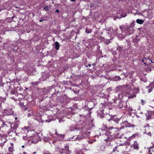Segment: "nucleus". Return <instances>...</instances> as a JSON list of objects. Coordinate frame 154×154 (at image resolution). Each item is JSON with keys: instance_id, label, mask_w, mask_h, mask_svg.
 <instances>
[{"instance_id": "13d9d810", "label": "nucleus", "mask_w": 154, "mask_h": 154, "mask_svg": "<svg viewBox=\"0 0 154 154\" xmlns=\"http://www.w3.org/2000/svg\"><path fill=\"white\" fill-rule=\"evenodd\" d=\"M120 28L121 29V26H120Z\"/></svg>"}, {"instance_id": "f704fd0d", "label": "nucleus", "mask_w": 154, "mask_h": 154, "mask_svg": "<svg viewBox=\"0 0 154 154\" xmlns=\"http://www.w3.org/2000/svg\"><path fill=\"white\" fill-rule=\"evenodd\" d=\"M23 153L24 154H26L25 152H23ZM32 154H37V152H34Z\"/></svg>"}, {"instance_id": "f257e3e1", "label": "nucleus", "mask_w": 154, "mask_h": 154, "mask_svg": "<svg viewBox=\"0 0 154 154\" xmlns=\"http://www.w3.org/2000/svg\"><path fill=\"white\" fill-rule=\"evenodd\" d=\"M122 121L123 120H122ZM121 127L120 128V129H124L125 127H134L135 125L134 124H131V123L128 122L127 120H125L124 121H122L121 123Z\"/></svg>"}, {"instance_id": "c85d7f7f", "label": "nucleus", "mask_w": 154, "mask_h": 154, "mask_svg": "<svg viewBox=\"0 0 154 154\" xmlns=\"http://www.w3.org/2000/svg\"><path fill=\"white\" fill-rule=\"evenodd\" d=\"M118 97H119V98L120 99H122L123 97L122 94V93H120V94H119L118 95Z\"/></svg>"}, {"instance_id": "39448f33", "label": "nucleus", "mask_w": 154, "mask_h": 154, "mask_svg": "<svg viewBox=\"0 0 154 154\" xmlns=\"http://www.w3.org/2000/svg\"><path fill=\"white\" fill-rule=\"evenodd\" d=\"M13 113V112L11 108L5 110L4 112V115H11Z\"/></svg>"}, {"instance_id": "4468645a", "label": "nucleus", "mask_w": 154, "mask_h": 154, "mask_svg": "<svg viewBox=\"0 0 154 154\" xmlns=\"http://www.w3.org/2000/svg\"><path fill=\"white\" fill-rule=\"evenodd\" d=\"M152 113H150L149 112H148L147 113H146V120H149L150 119H151V114Z\"/></svg>"}, {"instance_id": "2eb2a0df", "label": "nucleus", "mask_w": 154, "mask_h": 154, "mask_svg": "<svg viewBox=\"0 0 154 154\" xmlns=\"http://www.w3.org/2000/svg\"><path fill=\"white\" fill-rule=\"evenodd\" d=\"M0 139L1 141V142L0 143H3L4 145L5 143L7 141V139L5 138V137H1L0 138Z\"/></svg>"}, {"instance_id": "9d476101", "label": "nucleus", "mask_w": 154, "mask_h": 154, "mask_svg": "<svg viewBox=\"0 0 154 154\" xmlns=\"http://www.w3.org/2000/svg\"><path fill=\"white\" fill-rule=\"evenodd\" d=\"M134 149H135L138 150L139 148V143L136 141L134 142L133 146Z\"/></svg>"}, {"instance_id": "20e7f679", "label": "nucleus", "mask_w": 154, "mask_h": 154, "mask_svg": "<svg viewBox=\"0 0 154 154\" xmlns=\"http://www.w3.org/2000/svg\"><path fill=\"white\" fill-rule=\"evenodd\" d=\"M69 147L68 145H66L64 146V148H61L60 150V152L61 154L67 153L69 151Z\"/></svg>"}, {"instance_id": "7c9ffc66", "label": "nucleus", "mask_w": 154, "mask_h": 154, "mask_svg": "<svg viewBox=\"0 0 154 154\" xmlns=\"http://www.w3.org/2000/svg\"><path fill=\"white\" fill-rule=\"evenodd\" d=\"M8 134L9 135H10L11 136H12V135L13 134H14V133L13 132H8Z\"/></svg>"}, {"instance_id": "bb28decb", "label": "nucleus", "mask_w": 154, "mask_h": 154, "mask_svg": "<svg viewBox=\"0 0 154 154\" xmlns=\"http://www.w3.org/2000/svg\"><path fill=\"white\" fill-rule=\"evenodd\" d=\"M7 126L6 124L5 123H3L1 125V126L0 127V133L1 132V128H3L4 126Z\"/></svg>"}, {"instance_id": "393cba45", "label": "nucleus", "mask_w": 154, "mask_h": 154, "mask_svg": "<svg viewBox=\"0 0 154 154\" xmlns=\"http://www.w3.org/2000/svg\"><path fill=\"white\" fill-rule=\"evenodd\" d=\"M91 32L92 30L91 29H85L86 32L88 33H91Z\"/></svg>"}, {"instance_id": "aec40b11", "label": "nucleus", "mask_w": 154, "mask_h": 154, "mask_svg": "<svg viewBox=\"0 0 154 154\" xmlns=\"http://www.w3.org/2000/svg\"><path fill=\"white\" fill-rule=\"evenodd\" d=\"M137 23L138 24H142L143 23L144 21L141 19H137L136 21Z\"/></svg>"}, {"instance_id": "f03ea898", "label": "nucleus", "mask_w": 154, "mask_h": 154, "mask_svg": "<svg viewBox=\"0 0 154 154\" xmlns=\"http://www.w3.org/2000/svg\"><path fill=\"white\" fill-rule=\"evenodd\" d=\"M41 140V138L38 135H36L33 137H31L30 141H31V143H33L35 144L38 143Z\"/></svg>"}, {"instance_id": "0eeeda50", "label": "nucleus", "mask_w": 154, "mask_h": 154, "mask_svg": "<svg viewBox=\"0 0 154 154\" xmlns=\"http://www.w3.org/2000/svg\"><path fill=\"white\" fill-rule=\"evenodd\" d=\"M89 113V111L88 110H85L82 113V114H80V116H83L84 117H85L88 116Z\"/></svg>"}, {"instance_id": "37998d69", "label": "nucleus", "mask_w": 154, "mask_h": 154, "mask_svg": "<svg viewBox=\"0 0 154 154\" xmlns=\"http://www.w3.org/2000/svg\"><path fill=\"white\" fill-rule=\"evenodd\" d=\"M113 128V127H110L108 129L110 130H111Z\"/></svg>"}, {"instance_id": "a211bd4d", "label": "nucleus", "mask_w": 154, "mask_h": 154, "mask_svg": "<svg viewBox=\"0 0 154 154\" xmlns=\"http://www.w3.org/2000/svg\"><path fill=\"white\" fill-rule=\"evenodd\" d=\"M55 49L57 50H58L60 48V45L59 43L57 42H56L55 43Z\"/></svg>"}, {"instance_id": "1a4fd4ad", "label": "nucleus", "mask_w": 154, "mask_h": 154, "mask_svg": "<svg viewBox=\"0 0 154 154\" xmlns=\"http://www.w3.org/2000/svg\"><path fill=\"white\" fill-rule=\"evenodd\" d=\"M126 30L127 32L128 31V34H127L130 35L133 32V29L132 27L131 26H129L128 27Z\"/></svg>"}, {"instance_id": "5fc2aeb1", "label": "nucleus", "mask_w": 154, "mask_h": 154, "mask_svg": "<svg viewBox=\"0 0 154 154\" xmlns=\"http://www.w3.org/2000/svg\"><path fill=\"white\" fill-rule=\"evenodd\" d=\"M92 65L93 66H94V65H95V63H93L92 64Z\"/></svg>"}, {"instance_id": "3c124183", "label": "nucleus", "mask_w": 154, "mask_h": 154, "mask_svg": "<svg viewBox=\"0 0 154 154\" xmlns=\"http://www.w3.org/2000/svg\"><path fill=\"white\" fill-rule=\"evenodd\" d=\"M76 0H70V1L73 2H75Z\"/></svg>"}, {"instance_id": "b1692460", "label": "nucleus", "mask_w": 154, "mask_h": 154, "mask_svg": "<svg viewBox=\"0 0 154 154\" xmlns=\"http://www.w3.org/2000/svg\"><path fill=\"white\" fill-rule=\"evenodd\" d=\"M105 136H106V137H107V138H105L104 139V140L106 141V142H108L110 140L111 138L105 135Z\"/></svg>"}, {"instance_id": "a18cd8bd", "label": "nucleus", "mask_w": 154, "mask_h": 154, "mask_svg": "<svg viewBox=\"0 0 154 154\" xmlns=\"http://www.w3.org/2000/svg\"><path fill=\"white\" fill-rule=\"evenodd\" d=\"M91 64H88V65L87 66H86V67H88H88H91Z\"/></svg>"}, {"instance_id": "f3484780", "label": "nucleus", "mask_w": 154, "mask_h": 154, "mask_svg": "<svg viewBox=\"0 0 154 154\" xmlns=\"http://www.w3.org/2000/svg\"><path fill=\"white\" fill-rule=\"evenodd\" d=\"M146 88L148 89V93L150 92L152 90V87L151 85L148 86L146 87Z\"/></svg>"}, {"instance_id": "4d7b16f0", "label": "nucleus", "mask_w": 154, "mask_h": 154, "mask_svg": "<svg viewBox=\"0 0 154 154\" xmlns=\"http://www.w3.org/2000/svg\"><path fill=\"white\" fill-rule=\"evenodd\" d=\"M17 119V117H16V118H15V119Z\"/></svg>"}, {"instance_id": "09e8293b", "label": "nucleus", "mask_w": 154, "mask_h": 154, "mask_svg": "<svg viewBox=\"0 0 154 154\" xmlns=\"http://www.w3.org/2000/svg\"><path fill=\"white\" fill-rule=\"evenodd\" d=\"M55 134H56L57 135H57H58V134H58L57 133V132L56 131V132H55Z\"/></svg>"}, {"instance_id": "a19ab883", "label": "nucleus", "mask_w": 154, "mask_h": 154, "mask_svg": "<svg viewBox=\"0 0 154 154\" xmlns=\"http://www.w3.org/2000/svg\"><path fill=\"white\" fill-rule=\"evenodd\" d=\"M119 135V133H117L116 134V137H119V138L121 137V136H118Z\"/></svg>"}, {"instance_id": "6ab92c4d", "label": "nucleus", "mask_w": 154, "mask_h": 154, "mask_svg": "<svg viewBox=\"0 0 154 154\" xmlns=\"http://www.w3.org/2000/svg\"><path fill=\"white\" fill-rule=\"evenodd\" d=\"M64 136L63 134H58L57 135V137L60 140H61L64 138Z\"/></svg>"}, {"instance_id": "cd10ccee", "label": "nucleus", "mask_w": 154, "mask_h": 154, "mask_svg": "<svg viewBox=\"0 0 154 154\" xmlns=\"http://www.w3.org/2000/svg\"><path fill=\"white\" fill-rule=\"evenodd\" d=\"M136 95L135 94H133L131 95L128 96V97L129 98H132L133 97H136Z\"/></svg>"}, {"instance_id": "6e6552de", "label": "nucleus", "mask_w": 154, "mask_h": 154, "mask_svg": "<svg viewBox=\"0 0 154 154\" xmlns=\"http://www.w3.org/2000/svg\"><path fill=\"white\" fill-rule=\"evenodd\" d=\"M11 127L13 129L16 130L18 127V125L17 123H12L11 124Z\"/></svg>"}, {"instance_id": "9b49d317", "label": "nucleus", "mask_w": 154, "mask_h": 154, "mask_svg": "<svg viewBox=\"0 0 154 154\" xmlns=\"http://www.w3.org/2000/svg\"><path fill=\"white\" fill-rule=\"evenodd\" d=\"M100 106L102 107V110H103V111H104L105 109H106L107 108H106V107H108V106L107 105L106 103H100Z\"/></svg>"}, {"instance_id": "c756f323", "label": "nucleus", "mask_w": 154, "mask_h": 154, "mask_svg": "<svg viewBox=\"0 0 154 154\" xmlns=\"http://www.w3.org/2000/svg\"><path fill=\"white\" fill-rule=\"evenodd\" d=\"M122 49V47H119L117 48V50L119 52H120Z\"/></svg>"}, {"instance_id": "6e6d98bb", "label": "nucleus", "mask_w": 154, "mask_h": 154, "mask_svg": "<svg viewBox=\"0 0 154 154\" xmlns=\"http://www.w3.org/2000/svg\"><path fill=\"white\" fill-rule=\"evenodd\" d=\"M60 102H61V103H63V101H60Z\"/></svg>"}, {"instance_id": "79ce46f5", "label": "nucleus", "mask_w": 154, "mask_h": 154, "mask_svg": "<svg viewBox=\"0 0 154 154\" xmlns=\"http://www.w3.org/2000/svg\"><path fill=\"white\" fill-rule=\"evenodd\" d=\"M44 154H51L50 153L48 152H46L44 153Z\"/></svg>"}, {"instance_id": "de8ad7c7", "label": "nucleus", "mask_w": 154, "mask_h": 154, "mask_svg": "<svg viewBox=\"0 0 154 154\" xmlns=\"http://www.w3.org/2000/svg\"><path fill=\"white\" fill-rule=\"evenodd\" d=\"M149 153V154H152V153L151 152V151L150 149H149L148 150Z\"/></svg>"}, {"instance_id": "864d4df0", "label": "nucleus", "mask_w": 154, "mask_h": 154, "mask_svg": "<svg viewBox=\"0 0 154 154\" xmlns=\"http://www.w3.org/2000/svg\"><path fill=\"white\" fill-rule=\"evenodd\" d=\"M22 147H23V148H24V146L23 145V146H22Z\"/></svg>"}, {"instance_id": "423d86ee", "label": "nucleus", "mask_w": 154, "mask_h": 154, "mask_svg": "<svg viewBox=\"0 0 154 154\" xmlns=\"http://www.w3.org/2000/svg\"><path fill=\"white\" fill-rule=\"evenodd\" d=\"M125 104V102H120L118 105V107L119 108H122V109L125 110L126 109V105H124Z\"/></svg>"}, {"instance_id": "4c0bfd02", "label": "nucleus", "mask_w": 154, "mask_h": 154, "mask_svg": "<svg viewBox=\"0 0 154 154\" xmlns=\"http://www.w3.org/2000/svg\"><path fill=\"white\" fill-rule=\"evenodd\" d=\"M117 147H115L113 149V151L114 152L116 151H117L119 152V150H117Z\"/></svg>"}, {"instance_id": "2f4dec72", "label": "nucleus", "mask_w": 154, "mask_h": 154, "mask_svg": "<svg viewBox=\"0 0 154 154\" xmlns=\"http://www.w3.org/2000/svg\"><path fill=\"white\" fill-rule=\"evenodd\" d=\"M121 16L123 17H125L127 15V14L126 13H122L121 14Z\"/></svg>"}, {"instance_id": "c9c22d12", "label": "nucleus", "mask_w": 154, "mask_h": 154, "mask_svg": "<svg viewBox=\"0 0 154 154\" xmlns=\"http://www.w3.org/2000/svg\"><path fill=\"white\" fill-rule=\"evenodd\" d=\"M19 105H20V106H23V104L21 102H20L19 103Z\"/></svg>"}, {"instance_id": "58836bf2", "label": "nucleus", "mask_w": 154, "mask_h": 154, "mask_svg": "<svg viewBox=\"0 0 154 154\" xmlns=\"http://www.w3.org/2000/svg\"><path fill=\"white\" fill-rule=\"evenodd\" d=\"M5 154H14L13 153L11 152H8L6 153Z\"/></svg>"}, {"instance_id": "72a5a7b5", "label": "nucleus", "mask_w": 154, "mask_h": 154, "mask_svg": "<svg viewBox=\"0 0 154 154\" xmlns=\"http://www.w3.org/2000/svg\"><path fill=\"white\" fill-rule=\"evenodd\" d=\"M75 129V128L73 127H70L69 128V130L71 131H74Z\"/></svg>"}, {"instance_id": "a878e982", "label": "nucleus", "mask_w": 154, "mask_h": 154, "mask_svg": "<svg viewBox=\"0 0 154 154\" xmlns=\"http://www.w3.org/2000/svg\"><path fill=\"white\" fill-rule=\"evenodd\" d=\"M44 9L46 11H48L49 10V8L48 6H45L44 7Z\"/></svg>"}, {"instance_id": "ddd939ff", "label": "nucleus", "mask_w": 154, "mask_h": 154, "mask_svg": "<svg viewBox=\"0 0 154 154\" xmlns=\"http://www.w3.org/2000/svg\"><path fill=\"white\" fill-rule=\"evenodd\" d=\"M11 146L9 147L8 148V152H11L13 153L14 151V149L13 144V143H11Z\"/></svg>"}, {"instance_id": "e433bc0d", "label": "nucleus", "mask_w": 154, "mask_h": 154, "mask_svg": "<svg viewBox=\"0 0 154 154\" xmlns=\"http://www.w3.org/2000/svg\"><path fill=\"white\" fill-rule=\"evenodd\" d=\"M141 102L142 105H143L145 103V102L143 100H141Z\"/></svg>"}, {"instance_id": "5701e85b", "label": "nucleus", "mask_w": 154, "mask_h": 154, "mask_svg": "<svg viewBox=\"0 0 154 154\" xmlns=\"http://www.w3.org/2000/svg\"><path fill=\"white\" fill-rule=\"evenodd\" d=\"M23 138L25 140H27L28 141H30V138H29V137H28L26 136H23Z\"/></svg>"}, {"instance_id": "f8f14e48", "label": "nucleus", "mask_w": 154, "mask_h": 154, "mask_svg": "<svg viewBox=\"0 0 154 154\" xmlns=\"http://www.w3.org/2000/svg\"><path fill=\"white\" fill-rule=\"evenodd\" d=\"M142 61L144 62V61H146L147 62L149 63L150 64L151 63H153L152 62V60L149 58L144 57L143 58Z\"/></svg>"}, {"instance_id": "8fccbe9b", "label": "nucleus", "mask_w": 154, "mask_h": 154, "mask_svg": "<svg viewBox=\"0 0 154 154\" xmlns=\"http://www.w3.org/2000/svg\"><path fill=\"white\" fill-rule=\"evenodd\" d=\"M43 21V20H42V19H41L39 20V21L40 22H42V21Z\"/></svg>"}, {"instance_id": "7ed1b4c3", "label": "nucleus", "mask_w": 154, "mask_h": 154, "mask_svg": "<svg viewBox=\"0 0 154 154\" xmlns=\"http://www.w3.org/2000/svg\"><path fill=\"white\" fill-rule=\"evenodd\" d=\"M122 117L119 118L116 116H115L110 118L109 119H108V120L109 121H110L111 123H113L114 122L117 123L120 121L122 120Z\"/></svg>"}, {"instance_id": "603ef678", "label": "nucleus", "mask_w": 154, "mask_h": 154, "mask_svg": "<svg viewBox=\"0 0 154 154\" xmlns=\"http://www.w3.org/2000/svg\"><path fill=\"white\" fill-rule=\"evenodd\" d=\"M146 62H144V64L145 65H146V64H147L146 63Z\"/></svg>"}, {"instance_id": "49530a36", "label": "nucleus", "mask_w": 154, "mask_h": 154, "mask_svg": "<svg viewBox=\"0 0 154 154\" xmlns=\"http://www.w3.org/2000/svg\"><path fill=\"white\" fill-rule=\"evenodd\" d=\"M4 146V144L3 143H0V146Z\"/></svg>"}, {"instance_id": "dca6fc26", "label": "nucleus", "mask_w": 154, "mask_h": 154, "mask_svg": "<svg viewBox=\"0 0 154 154\" xmlns=\"http://www.w3.org/2000/svg\"><path fill=\"white\" fill-rule=\"evenodd\" d=\"M98 116H100V118H103L104 116L103 114V111L101 110V111L98 113Z\"/></svg>"}, {"instance_id": "473e14b6", "label": "nucleus", "mask_w": 154, "mask_h": 154, "mask_svg": "<svg viewBox=\"0 0 154 154\" xmlns=\"http://www.w3.org/2000/svg\"><path fill=\"white\" fill-rule=\"evenodd\" d=\"M24 128H25V129L27 131H28L29 128V127L25 126V127H24Z\"/></svg>"}, {"instance_id": "412c9836", "label": "nucleus", "mask_w": 154, "mask_h": 154, "mask_svg": "<svg viewBox=\"0 0 154 154\" xmlns=\"http://www.w3.org/2000/svg\"><path fill=\"white\" fill-rule=\"evenodd\" d=\"M82 138V137L80 136H74L72 138L73 139H81Z\"/></svg>"}, {"instance_id": "bf43d9fd", "label": "nucleus", "mask_w": 154, "mask_h": 154, "mask_svg": "<svg viewBox=\"0 0 154 154\" xmlns=\"http://www.w3.org/2000/svg\"><path fill=\"white\" fill-rule=\"evenodd\" d=\"M150 70H151V68H150Z\"/></svg>"}, {"instance_id": "4be33fe9", "label": "nucleus", "mask_w": 154, "mask_h": 154, "mask_svg": "<svg viewBox=\"0 0 154 154\" xmlns=\"http://www.w3.org/2000/svg\"><path fill=\"white\" fill-rule=\"evenodd\" d=\"M40 81L38 80L34 82H31V84L32 85H37L40 83Z\"/></svg>"}, {"instance_id": "ea45409f", "label": "nucleus", "mask_w": 154, "mask_h": 154, "mask_svg": "<svg viewBox=\"0 0 154 154\" xmlns=\"http://www.w3.org/2000/svg\"><path fill=\"white\" fill-rule=\"evenodd\" d=\"M135 134H133L131 136V138H135Z\"/></svg>"}, {"instance_id": "c03bdc74", "label": "nucleus", "mask_w": 154, "mask_h": 154, "mask_svg": "<svg viewBox=\"0 0 154 154\" xmlns=\"http://www.w3.org/2000/svg\"><path fill=\"white\" fill-rule=\"evenodd\" d=\"M55 12L57 13H60V11L59 10L57 9L55 10Z\"/></svg>"}]
</instances>
